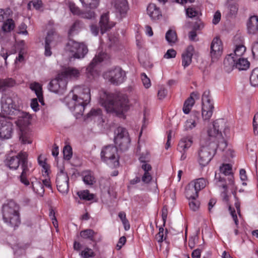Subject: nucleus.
<instances>
[{
	"label": "nucleus",
	"instance_id": "nucleus-1",
	"mask_svg": "<svg viewBox=\"0 0 258 258\" xmlns=\"http://www.w3.org/2000/svg\"><path fill=\"white\" fill-rule=\"evenodd\" d=\"M91 100L90 89L86 86H77L65 98L66 105L76 114L82 115Z\"/></svg>",
	"mask_w": 258,
	"mask_h": 258
},
{
	"label": "nucleus",
	"instance_id": "nucleus-2",
	"mask_svg": "<svg viewBox=\"0 0 258 258\" xmlns=\"http://www.w3.org/2000/svg\"><path fill=\"white\" fill-rule=\"evenodd\" d=\"M99 103L107 112L115 113L117 115L122 114L128 108V100L125 96L104 91L100 93Z\"/></svg>",
	"mask_w": 258,
	"mask_h": 258
},
{
	"label": "nucleus",
	"instance_id": "nucleus-3",
	"mask_svg": "<svg viewBox=\"0 0 258 258\" xmlns=\"http://www.w3.org/2000/svg\"><path fill=\"white\" fill-rule=\"evenodd\" d=\"M17 95L15 93L9 92L3 94L1 99V113L4 115L18 116L19 118L18 123L21 125V122L24 118L20 110L17 108Z\"/></svg>",
	"mask_w": 258,
	"mask_h": 258
},
{
	"label": "nucleus",
	"instance_id": "nucleus-4",
	"mask_svg": "<svg viewBox=\"0 0 258 258\" xmlns=\"http://www.w3.org/2000/svg\"><path fill=\"white\" fill-rule=\"evenodd\" d=\"M19 207L14 201H10L3 207V217L4 222L12 227H18L21 221Z\"/></svg>",
	"mask_w": 258,
	"mask_h": 258
},
{
	"label": "nucleus",
	"instance_id": "nucleus-5",
	"mask_svg": "<svg viewBox=\"0 0 258 258\" xmlns=\"http://www.w3.org/2000/svg\"><path fill=\"white\" fill-rule=\"evenodd\" d=\"M100 156L102 161L111 167L119 166V155L117 148L114 145H109L102 148Z\"/></svg>",
	"mask_w": 258,
	"mask_h": 258
},
{
	"label": "nucleus",
	"instance_id": "nucleus-6",
	"mask_svg": "<svg viewBox=\"0 0 258 258\" xmlns=\"http://www.w3.org/2000/svg\"><path fill=\"white\" fill-rule=\"evenodd\" d=\"M217 145L214 142L206 141L205 145H202L199 151L198 161L200 165L204 167L211 160L216 153Z\"/></svg>",
	"mask_w": 258,
	"mask_h": 258
},
{
	"label": "nucleus",
	"instance_id": "nucleus-7",
	"mask_svg": "<svg viewBox=\"0 0 258 258\" xmlns=\"http://www.w3.org/2000/svg\"><path fill=\"white\" fill-rule=\"evenodd\" d=\"M104 79L112 85L118 86L123 83L126 79V73L119 67H115L108 70L103 74Z\"/></svg>",
	"mask_w": 258,
	"mask_h": 258
},
{
	"label": "nucleus",
	"instance_id": "nucleus-8",
	"mask_svg": "<svg viewBox=\"0 0 258 258\" xmlns=\"http://www.w3.org/2000/svg\"><path fill=\"white\" fill-rule=\"evenodd\" d=\"M215 179L219 183H227L229 185H233L234 181L231 166L229 164H225L220 166V173H215Z\"/></svg>",
	"mask_w": 258,
	"mask_h": 258
},
{
	"label": "nucleus",
	"instance_id": "nucleus-9",
	"mask_svg": "<svg viewBox=\"0 0 258 258\" xmlns=\"http://www.w3.org/2000/svg\"><path fill=\"white\" fill-rule=\"evenodd\" d=\"M114 143L121 150H126L130 146L131 140L127 131L123 127H118L114 131Z\"/></svg>",
	"mask_w": 258,
	"mask_h": 258
},
{
	"label": "nucleus",
	"instance_id": "nucleus-10",
	"mask_svg": "<svg viewBox=\"0 0 258 258\" xmlns=\"http://www.w3.org/2000/svg\"><path fill=\"white\" fill-rule=\"evenodd\" d=\"M202 115L204 120H209L211 117L214 108V103L211 99L209 90H206L202 97Z\"/></svg>",
	"mask_w": 258,
	"mask_h": 258
},
{
	"label": "nucleus",
	"instance_id": "nucleus-11",
	"mask_svg": "<svg viewBox=\"0 0 258 258\" xmlns=\"http://www.w3.org/2000/svg\"><path fill=\"white\" fill-rule=\"evenodd\" d=\"M109 59V56L105 52H100L96 55L89 65L86 68V76L90 80L94 79L98 75V73L95 69L96 66L99 63L106 62Z\"/></svg>",
	"mask_w": 258,
	"mask_h": 258
},
{
	"label": "nucleus",
	"instance_id": "nucleus-12",
	"mask_svg": "<svg viewBox=\"0 0 258 258\" xmlns=\"http://www.w3.org/2000/svg\"><path fill=\"white\" fill-rule=\"evenodd\" d=\"M22 157V163L21 167L22 170V173L19 177L20 181L25 185L30 184L27 177L31 174L32 169V164L28 161V154L26 152H21L20 155Z\"/></svg>",
	"mask_w": 258,
	"mask_h": 258
},
{
	"label": "nucleus",
	"instance_id": "nucleus-13",
	"mask_svg": "<svg viewBox=\"0 0 258 258\" xmlns=\"http://www.w3.org/2000/svg\"><path fill=\"white\" fill-rule=\"evenodd\" d=\"M67 47L68 50L73 53V57L75 58H83L88 51L85 44L74 40H70L67 43Z\"/></svg>",
	"mask_w": 258,
	"mask_h": 258
},
{
	"label": "nucleus",
	"instance_id": "nucleus-14",
	"mask_svg": "<svg viewBox=\"0 0 258 258\" xmlns=\"http://www.w3.org/2000/svg\"><path fill=\"white\" fill-rule=\"evenodd\" d=\"M58 170L56 178L57 188L62 194H67L69 190V177L63 166L59 167Z\"/></svg>",
	"mask_w": 258,
	"mask_h": 258
},
{
	"label": "nucleus",
	"instance_id": "nucleus-15",
	"mask_svg": "<svg viewBox=\"0 0 258 258\" xmlns=\"http://www.w3.org/2000/svg\"><path fill=\"white\" fill-rule=\"evenodd\" d=\"M67 80L63 78L62 75L58 74L57 77L52 80L49 84V90L55 93L61 94L66 90Z\"/></svg>",
	"mask_w": 258,
	"mask_h": 258
},
{
	"label": "nucleus",
	"instance_id": "nucleus-16",
	"mask_svg": "<svg viewBox=\"0 0 258 258\" xmlns=\"http://www.w3.org/2000/svg\"><path fill=\"white\" fill-rule=\"evenodd\" d=\"M13 133V125L9 118L3 117L0 119V138L9 139Z\"/></svg>",
	"mask_w": 258,
	"mask_h": 258
},
{
	"label": "nucleus",
	"instance_id": "nucleus-17",
	"mask_svg": "<svg viewBox=\"0 0 258 258\" xmlns=\"http://www.w3.org/2000/svg\"><path fill=\"white\" fill-rule=\"evenodd\" d=\"M223 52V44L219 37L213 39L210 47V55L213 61L217 59Z\"/></svg>",
	"mask_w": 258,
	"mask_h": 258
},
{
	"label": "nucleus",
	"instance_id": "nucleus-18",
	"mask_svg": "<svg viewBox=\"0 0 258 258\" xmlns=\"http://www.w3.org/2000/svg\"><path fill=\"white\" fill-rule=\"evenodd\" d=\"M15 26V23L12 19H8L4 22L0 30V43L3 44L5 41H8V33L12 31Z\"/></svg>",
	"mask_w": 258,
	"mask_h": 258
},
{
	"label": "nucleus",
	"instance_id": "nucleus-19",
	"mask_svg": "<svg viewBox=\"0 0 258 258\" xmlns=\"http://www.w3.org/2000/svg\"><path fill=\"white\" fill-rule=\"evenodd\" d=\"M192 143V137L191 136L184 137L180 140L177 150L181 153V160H184L186 159V152L191 147Z\"/></svg>",
	"mask_w": 258,
	"mask_h": 258
},
{
	"label": "nucleus",
	"instance_id": "nucleus-20",
	"mask_svg": "<svg viewBox=\"0 0 258 258\" xmlns=\"http://www.w3.org/2000/svg\"><path fill=\"white\" fill-rule=\"evenodd\" d=\"M82 69H79L74 67H69L66 68L64 71L60 73L63 78L71 80L78 79L81 74Z\"/></svg>",
	"mask_w": 258,
	"mask_h": 258
},
{
	"label": "nucleus",
	"instance_id": "nucleus-21",
	"mask_svg": "<svg viewBox=\"0 0 258 258\" xmlns=\"http://www.w3.org/2000/svg\"><path fill=\"white\" fill-rule=\"evenodd\" d=\"M114 7L115 12L121 18L125 17L129 8L126 0H114Z\"/></svg>",
	"mask_w": 258,
	"mask_h": 258
},
{
	"label": "nucleus",
	"instance_id": "nucleus-22",
	"mask_svg": "<svg viewBox=\"0 0 258 258\" xmlns=\"http://www.w3.org/2000/svg\"><path fill=\"white\" fill-rule=\"evenodd\" d=\"M100 31L102 34L110 29L114 26L115 23L109 21V13H106L102 14L99 22Z\"/></svg>",
	"mask_w": 258,
	"mask_h": 258
},
{
	"label": "nucleus",
	"instance_id": "nucleus-23",
	"mask_svg": "<svg viewBox=\"0 0 258 258\" xmlns=\"http://www.w3.org/2000/svg\"><path fill=\"white\" fill-rule=\"evenodd\" d=\"M224 122L223 119H219L214 122L213 125V128L209 130L208 131V134L210 138V140H211V142L213 141V139H215V138H217L218 137L221 136V131L222 128H220V124H223ZM214 140H213L214 141ZM210 142V141H208Z\"/></svg>",
	"mask_w": 258,
	"mask_h": 258
},
{
	"label": "nucleus",
	"instance_id": "nucleus-24",
	"mask_svg": "<svg viewBox=\"0 0 258 258\" xmlns=\"http://www.w3.org/2000/svg\"><path fill=\"white\" fill-rule=\"evenodd\" d=\"M195 52V48L192 45L188 46L182 54V65L185 68L190 65L192 60V57Z\"/></svg>",
	"mask_w": 258,
	"mask_h": 258
},
{
	"label": "nucleus",
	"instance_id": "nucleus-25",
	"mask_svg": "<svg viewBox=\"0 0 258 258\" xmlns=\"http://www.w3.org/2000/svg\"><path fill=\"white\" fill-rule=\"evenodd\" d=\"M20 152L14 156H8L5 160V164L10 169L16 170L22 163V157L20 156Z\"/></svg>",
	"mask_w": 258,
	"mask_h": 258
},
{
	"label": "nucleus",
	"instance_id": "nucleus-26",
	"mask_svg": "<svg viewBox=\"0 0 258 258\" xmlns=\"http://www.w3.org/2000/svg\"><path fill=\"white\" fill-rule=\"evenodd\" d=\"M147 14L152 20L159 19L161 16L160 9L155 4H150L147 8Z\"/></svg>",
	"mask_w": 258,
	"mask_h": 258
},
{
	"label": "nucleus",
	"instance_id": "nucleus-27",
	"mask_svg": "<svg viewBox=\"0 0 258 258\" xmlns=\"http://www.w3.org/2000/svg\"><path fill=\"white\" fill-rule=\"evenodd\" d=\"M247 31L249 34L258 33V17L253 16L249 18L247 24Z\"/></svg>",
	"mask_w": 258,
	"mask_h": 258
},
{
	"label": "nucleus",
	"instance_id": "nucleus-28",
	"mask_svg": "<svg viewBox=\"0 0 258 258\" xmlns=\"http://www.w3.org/2000/svg\"><path fill=\"white\" fill-rule=\"evenodd\" d=\"M237 59L232 53L228 55L224 60V66L227 71L232 70L236 66Z\"/></svg>",
	"mask_w": 258,
	"mask_h": 258
},
{
	"label": "nucleus",
	"instance_id": "nucleus-29",
	"mask_svg": "<svg viewBox=\"0 0 258 258\" xmlns=\"http://www.w3.org/2000/svg\"><path fill=\"white\" fill-rule=\"evenodd\" d=\"M30 88L34 91L39 101L44 104L41 85L38 83L34 82L30 84Z\"/></svg>",
	"mask_w": 258,
	"mask_h": 258
},
{
	"label": "nucleus",
	"instance_id": "nucleus-30",
	"mask_svg": "<svg viewBox=\"0 0 258 258\" xmlns=\"http://www.w3.org/2000/svg\"><path fill=\"white\" fill-rule=\"evenodd\" d=\"M206 185L207 181L204 178H200L189 182V187H194L198 191L205 188Z\"/></svg>",
	"mask_w": 258,
	"mask_h": 258
},
{
	"label": "nucleus",
	"instance_id": "nucleus-31",
	"mask_svg": "<svg viewBox=\"0 0 258 258\" xmlns=\"http://www.w3.org/2000/svg\"><path fill=\"white\" fill-rule=\"evenodd\" d=\"M83 180L87 185H93L95 182V178L91 171H85L82 173Z\"/></svg>",
	"mask_w": 258,
	"mask_h": 258
},
{
	"label": "nucleus",
	"instance_id": "nucleus-32",
	"mask_svg": "<svg viewBox=\"0 0 258 258\" xmlns=\"http://www.w3.org/2000/svg\"><path fill=\"white\" fill-rule=\"evenodd\" d=\"M15 84V81L12 78L0 79V92L5 91L7 88L12 87Z\"/></svg>",
	"mask_w": 258,
	"mask_h": 258
},
{
	"label": "nucleus",
	"instance_id": "nucleus-33",
	"mask_svg": "<svg viewBox=\"0 0 258 258\" xmlns=\"http://www.w3.org/2000/svg\"><path fill=\"white\" fill-rule=\"evenodd\" d=\"M236 58L237 61L235 68L238 69L239 70H246L249 68L250 63L247 59L242 57H236Z\"/></svg>",
	"mask_w": 258,
	"mask_h": 258
},
{
	"label": "nucleus",
	"instance_id": "nucleus-34",
	"mask_svg": "<svg viewBox=\"0 0 258 258\" xmlns=\"http://www.w3.org/2000/svg\"><path fill=\"white\" fill-rule=\"evenodd\" d=\"M165 39L170 45L175 44L177 41V36L175 31L172 29L168 30L165 35Z\"/></svg>",
	"mask_w": 258,
	"mask_h": 258
},
{
	"label": "nucleus",
	"instance_id": "nucleus-35",
	"mask_svg": "<svg viewBox=\"0 0 258 258\" xmlns=\"http://www.w3.org/2000/svg\"><path fill=\"white\" fill-rule=\"evenodd\" d=\"M199 118L196 114L193 115V118H191L187 120L184 125V129L185 131H189L195 128L198 123Z\"/></svg>",
	"mask_w": 258,
	"mask_h": 258
},
{
	"label": "nucleus",
	"instance_id": "nucleus-36",
	"mask_svg": "<svg viewBox=\"0 0 258 258\" xmlns=\"http://www.w3.org/2000/svg\"><path fill=\"white\" fill-rule=\"evenodd\" d=\"M198 192L194 187H189V183L185 188L186 197L190 199H195L198 197Z\"/></svg>",
	"mask_w": 258,
	"mask_h": 258
},
{
	"label": "nucleus",
	"instance_id": "nucleus-37",
	"mask_svg": "<svg viewBox=\"0 0 258 258\" xmlns=\"http://www.w3.org/2000/svg\"><path fill=\"white\" fill-rule=\"evenodd\" d=\"M83 6L86 8L94 9L99 5V0H80Z\"/></svg>",
	"mask_w": 258,
	"mask_h": 258
},
{
	"label": "nucleus",
	"instance_id": "nucleus-38",
	"mask_svg": "<svg viewBox=\"0 0 258 258\" xmlns=\"http://www.w3.org/2000/svg\"><path fill=\"white\" fill-rule=\"evenodd\" d=\"M77 195L80 199L87 201H91L94 198V195L92 194H90L88 190L78 191Z\"/></svg>",
	"mask_w": 258,
	"mask_h": 258
},
{
	"label": "nucleus",
	"instance_id": "nucleus-39",
	"mask_svg": "<svg viewBox=\"0 0 258 258\" xmlns=\"http://www.w3.org/2000/svg\"><path fill=\"white\" fill-rule=\"evenodd\" d=\"M32 186L33 190L36 193L42 194L44 192L43 184L40 181L36 180L32 182Z\"/></svg>",
	"mask_w": 258,
	"mask_h": 258
},
{
	"label": "nucleus",
	"instance_id": "nucleus-40",
	"mask_svg": "<svg viewBox=\"0 0 258 258\" xmlns=\"http://www.w3.org/2000/svg\"><path fill=\"white\" fill-rule=\"evenodd\" d=\"M95 234V232L90 229L82 231L80 232V235L82 238L89 239L91 241H94V236Z\"/></svg>",
	"mask_w": 258,
	"mask_h": 258
},
{
	"label": "nucleus",
	"instance_id": "nucleus-41",
	"mask_svg": "<svg viewBox=\"0 0 258 258\" xmlns=\"http://www.w3.org/2000/svg\"><path fill=\"white\" fill-rule=\"evenodd\" d=\"M250 82L251 86H258V68L253 69L250 76Z\"/></svg>",
	"mask_w": 258,
	"mask_h": 258
},
{
	"label": "nucleus",
	"instance_id": "nucleus-42",
	"mask_svg": "<svg viewBox=\"0 0 258 258\" xmlns=\"http://www.w3.org/2000/svg\"><path fill=\"white\" fill-rule=\"evenodd\" d=\"M12 14V11L10 8L0 9V22H4L5 20L10 19L9 17Z\"/></svg>",
	"mask_w": 258,
	"mask_h": 258
},
{
	"label": "nucleus",
	"instance_id": "nucleus-43",
	"mask_svg": "<svg viewBox=\"0 0 258 258\" xmlns=\"http://www.w3.org/2000/svg\"><path fill=\"white\" fill-rule=\"evenodd\" d=\"M20 139L24 144H31L32 142V134L30 133L22 132Z\"/></svg>",
	"mask_w": 258,
	"mask_h": 258
},
{
	"label": "nucleus",
	"instance_id": "nucleus-44",
	"mask_svg": "<svg viewBox=\"0 0 258 258\" xmlns=\"http://www.w3.org/2000/svg\"><path fill=\"white\" fill-rule=\"evenodd\" d=\"M226 5L229 10V15L231 16H235L237 14L238 10L237 4L235 3H229V4L226 3Z\"/></svg>",
	"mask_w": 258,
	"mask_h": 258
},
{
	"label": "nucleus",
	"instance_id": "nucleus-45",
	"mask_svg": "<svg viewBox=\"0 0 258 258\" xmlns=\"http://www.w3.org/2000/svg\"><path fill=\"white\" fill-rule=\"evenodd\" d=\"M38 162L39 165L42 167V171L44 172L45 174L48 175L49 167V165L46 163L45 159L40 155L38 157Z\"/></svg>",
	"mask_w": 258,
	"mask_h": 258
},
{
	"label": "nucleus",
	"instance_id": "nucleus-46",
	"mask_svg": "<svg viewBox=\"0 0 258 258\" xmlns=\"http://www.w3.org/2000/svg\"><path fill=\"white\" fill-rule=\"evenodd\" d=\"M63 154L65 160H70L71 159L73 155V151L71 146L68 145L63 147Z\"/></svg>",
	"mask_w": 258,
	"mask_h": 258
},
{
	"label": "nucleus",
	"instance_id": "nucleus-47",
	"mask_svg": "<svg viewBox=\"0 0 258 258\" xmlns=\"http://www.w3.org/2000/svg\"><path fill=\"white\" fill-rule=\"evenodd\" d=\"M50 38V35H48L45 38L44 55L46 56H50L52 54L50 47L51 40Z\"/></svg>",
	"mask_w": 258,
	"mask_h": 258
},
{
	"label": "nucleus",
	"instance_id": "nucleus-48",
	"mask_svg": "<svg viewBox=\"0 0 258 258\" xmlns=\"http://www.w3.org/2000/svg\"><path fill=\"white\" fill-rule=\"evenodd\" d=\"M246 50V47L243 45L236 46L234 53H232L236 57H241Z\"/></svg>",
	"mask_w": 258,
	"mask_h": 258
},
{
	"label": "nucleus",
	"instance_id": "nucleus-49",
	"mask_svg": "<svg viewBox=\"0 0 258 258\" xmlns=\"http://www.w3.org/2000/svg\"><path fill=\"white\" fill-rule=\"evenodd\" d=\"M200 97V94L196 92H194L190 94V97H188L185 102L193 106L195 103V100L198 99Z\"/></svg>",
	"mask_w": 258,
	"mask_h": 258
},
{
	"label": "nucleus",
	"instance_id": "nucleus-50",
	"mask_svg": "<svg viewBox=\"0 0 258 258\" xmlns=\"http://www.w3.org/2000/svg\"><path fill=\"white\" fill-rule=\"evenodd\" d=\"M227 183H221L218 184L219 187H222L224 189V191L221 193V196L223 198V201L226 202H228L229 198L227 195Z\"/></svg>",
	"mask_w": 258,
	"mask_h": 258
},
{
	"label": "nucleus",
	"instance_id": "nucleus-51",
	"mask_svg": "<svg viewBox=\"0 0 258 258\" xmlns=\"http://www.w3.org/2000/svg\"><path fill=\"white\" fill-rule=\"evenodd\" d=\"M81 254L84 258H89L95 256V253L93 250L88 247L85 248L84 250L82 251Z\"/></svg>",
	"mask_w": 258,
	"mask_h": 258
},
{
	"label": "nucleus",
	"instance_id": "nucleus-52",
	"mask_svg": "<svg viewBox=\"0 0 258 258\" xmlns=\"http://www.w3.org/2000/svg\"><path fill=\"white\" fill-rule=\"evenodd\" d=\"M80 27V24L79 21H75L72 26L71 27L69 31V35H73L75 33H77Z\"/></svg>",
	"mask_w": 258,
	"mask_h": 258
},
{
	"label": "nucleus",
	"instance_id": "nucleus-53",
	"mask_svg": "<svg viewBox=\"0 0 258 258\" xmlns=\"http://www.w3.org/2000/svg\"><path fill=\"white\" fill-rule=\"evenodd\" d=\"M31 5L36 10H39L42 7V3L41 0H32L27 6L28 9L31 10Z\"/></svg>",
	"mask_w": 258,
	"mask_h": 258
},
{
	"label": "nucleus",
	"instance_id": "nucleus-54",
	"mask_svg": "<svg viewBox=\"0 0 258 258\" xmlns=\"http://www.w3.org/2000/svg\"><path fill=\"white\" fill-rule=\"evenodd\" d=\"M141 77L144 86L146 88H149L150 87L151 85L150 79L147 77L146 74L145 73L141 74Z\"/></svg>",
	"mask_w": 258,
	"mask_h": 258
},
{
	"label": "nucleus",
	"instance_id": "nucleus-55",
	"mask_svg": "<svg viewBox=\"0 0 258 258\" xmlns=\"http://www.w3.org/2000/svg\"><path fill=\"white\" fill-rule=\"evenodd\" d=\"M164 228L163 227L159 228V232L155 235V239L159 243H161L166 237L164 236Z\"/></svg>",
	"mask_w": 258,
	"mask_h": 258
},
{
	"label": "nucleus",
	"instance_id": "nucleus-56",
	"mask_svg": "<svg viewBox=\"0 0 258 258\" xmlns=\"http://www.w3.org/2000/svg\"><path fill=\"white\" fill-rule=\"evenodd\" d=\"M189 200V206L190 209L194 211H197L200 207L199 202L196 200V199H190Z\"/></svg>",
	"mask_w": 258,
	"mask_h": 258
},
{
	"label": "nucleus",
	"instance_id": "nucleus-57",
	"mask_svg": "<svg viewBox=\"0 0 258 258\" xmlns=\"http://www.w3.org/2000/svg\"><path fill=\"white\" fill-rule=\"evenodd\" d=\"M8 41H5L3 44H1L2 45V48L0 51V55L1 56H2L5 61V63L7 64V59L9 55H10V53L8 52V51L7 49H5L4 48V45L6 42H7Z\"/></svg>",
	"mask_w": 258,
	"mask_h": 258
},
{
	"label": "nucleus",
	"instance_id": "nucleus-58",
	"mask_svg": "<svg viewBox=\"0 0 258 258\" xmlns=\"http://www.w3.org/2000/svg\"><path fill=\"white\" fill-rule=\"evenodd\" d=\"M221 141H218V144L216 142H215V141H212L211 142H214L216 144V150L219 149L221 151H224L226 148L227 144V142L223 138H221Z\"/></svg>",
	"mask_w": 258,
	"mask_h": 258
},
{
	"label": "nucleus",
	"instance_id": "nucleus-59",
	"mask_svg": "<svg viewBox=\"0 0 258 258\" xmlns=\"http://www.w3.org/2000/svg\"><path fill=\"white\" fill-rule=\"evenodd\" d=\"M48 35H50V40H51V45H53L54 41H56L58 39V35L56 33V32L53 30H50L48 32L47 35L46 36Z\"/></svg>",
	"mask_w": 258,
	"mask_h": 258
},
{
	"label": "nucleus",
	"instance_id": "nucleus-60",
	"mask_svg": "<svg viewBox=\"0 0 258 258\" xmlns=\"http://www.w3.org/2000/svg\"><path fill=\"white\" fill-rule=\"evenodd\" d=\"M198 11L193 8H188L186 10L187 16L191 18L196 17L198 15Z\"/></svg>",
	"mask_w": 258,
	"mask_h": 258
},
{
	"label": "nucleus",
	"instance_id": "nucleus-61",
	"mask_svg": "<svg viewBox=\"0 0 258 258\" xmlns=\"http://www.w3.org/2000/svg\"><path fill=\"white\" fill-rule=\"evenodd\" d=\"M49 216L51 220H52V222L54 225V226L56 228L58 227V223L57 221L56 220V218L55 216V212L54 210L50 208L49 209Z\"/></svg>",
	"mask_w": 258,
	"mask_h": 258
},
{
	"label": "nucleus",
	"instance_id": "nucleus-62",
	"mask_svg": "<svg viewBox=\"0 0 258 258\" xmlns=\"http://www.w3.org/2000/svg\"><path fill=\"white\" fill-rule=\"evenodd\" d=\"M253 127L254 134L258 136V112L254 116L253 119Z\"/></svg>",
	"mask_w": 258,
	"mask_h": 258
},
{
	"label": "nucleus",
	"instance_id": "nucleus-63",
	"mask_svg": "<svg viewBox=\"0 0 258 258\" xmlns=\"http://www.w3.org/2000/svg\"><path fill=\"white\" fill-rule=\"evenodd\" d=\"M176 55V51L173 49H168L166 53L164 54V57L165 58H172L175 57Z\"/></svg>",
	"mask_w": 258,
	"mask_h": 258
},
{
	"label": "nucleus",
	"instance_id": "nucleus-64",
	"mask_svg": "<svg viewBox=\"0 0 258 258\" xmlns=\"http://www.w3.org/2000/svg\"><path fill=\"white\" fill-rule=\"evenodd\" d=\"M252 53L253 57L258 59V42H255L252 47Z\"/></svg>",
	"mask_w": 258,
	"mask_h": 258
}]
</instances>
